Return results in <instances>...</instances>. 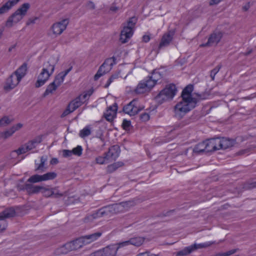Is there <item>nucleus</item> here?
<instances>
[{
    "label": "nucleus",
    "instance_id": "0e129e2a",
    "mask_svg": "<svg viewBox=\"0 0 256 256\" xmlns=\"http://www.w3.org/2000/svg\"><path fill=\"white\" fill-rule=\"evenodd\" d=\"M86 7L88 10H93L95 8V4L92 2H88L86 4Z\"/></svg>",
    "mask_w": 256,
    "mask_h": 256
},
{
    "label": "nucleus",
    "instance_id": "39448f33",
    "mask_svg": "<svg viewBox=\"0 0 256 256\" xmlns=\"http://www.w3.org/2000/svg\"><path fill=\"white\" fill-rule=\"evenodd\" d=\"M80 248L77 240L66 243L62 246L58 248L54 251V254L57 256L67 254L70 252L76 251Z\"/></svg>",
    "mask_w": 256,
    "mask_h": 256
},
{
    "label": "nucleus",
    "instance_id": "79ce46f5",
    "mask_svg": "<svg viewBox=\"0 0 256 256\" xmlns=\"http://www.w3.org/2000/svg\"><path fill=\"white\" fill-rule=\"evenodd\" d=\"M14 134V133L10 128L8 130H7L4 132H0V138L6 140L9 138L11 136H12Z\"/></svg>",
    "mask_w": 256,
    "mask_h": 256
},
{
    "label": "nucleus",
    "instance_id": "9b49d317",
    "mask_svg": "<svg viewBox=\"0 0 256 256\" xmlns=\"http://www.w3.org/2000/svg\"><path fill=\"white\" fill-rule=\"evenodd\" d=\"M102 232H98L91 234L82 236L76 240L80 248L88 244L97 240L102 236Z\"/></svg>",
    "mask_w": 256,
    "mask_h": 256
},
{
    "label": "nucleus",
    "instance_id": "20e7f679",
    "mask_svg": "<svg viewBox=\"0 0 256 256\" xmlns=\"http://www.w3.org/2000/svg\"><path fill=\"white\" fill-rule=\"evenodd\" d=\"M40 142L41 138L40 137L36 138L31 140H30L24 144L22 145L18 150L12 152L10 153V156L12 158H14L15 156H18L20 154H25L26 152L34 148Z\"/></svg>",
    "mask_w": 256,
    "mask_h": 256
},
{
    "label": "nucleus",
    "instance_id": "680f3d73",
    "mask_svg": "<svg viewBox=\"0 0 256 256\" xmlns=\"http://www.w3.org/2000/svg\"><path fill=\"white\" fill-rule=\"evenodd\" d=\"M74 110H72V108L70 107V105L68 104V106L67 108L64 112L62 114V116H65L68 114H69L73 112Z\"/></svg>",
    "mask_w": 256,
    "mask_h": 256
},
{
    "label": "nucleus",
    "instance_id": "4d7b16f0",
    "mask_svg": "<svg viewBox=\"0 0 256 256\" xmlns=\"http://www.w3.org/2000/svg\"><path fill=\"white\" fill-rule=\"evenodd\" d=\"M122 128L125 130H128L129 129L130 126V122L129 120H124L122 124Z\"/></svg>",
    "mask_w": 256,
    "mask_h": 256
},
{
    "label": "nucleus",
    "instance_id": "603ef678",
    "mask_svg": "<svg viewBox=\"0 0 256 256\" xmlns=\"http://www.w3.org/2000/svg\"><path fill=\"white\" fill-rule=\"evenodd\" d=\"M22 127H23V124H22L21 123H18V124H16L12 126L10 128V129L14 133L16 131L20 130Z\"/></svg>",
    "mask_w": 256,
    "mask_h": 256
},
{
    "label": "nucleus",
    "instance_id": "1a4fd4ad",
    "mask_svg": "<svg viewBox=\"0 0 256 256\" xmlns=\"http://www.w3.org/2000/svg\"><path fill=\"white\" fill-rule=\"evenodd\" d=\"M69 23L68 18L63 19L62 20L54 24L50 28V31L55 36L60 35L66 29Z\"/></svg>",
    "mask_w": 256,
    "mask_h": 256
},
{
    "label": "nucleus",
    "instance_id": "13d9d810",
    "mask_svg": "<svg viewBox=\"0 0 256 256\" xmlns=\"http://www.w3.org/2000/svg\"><path fill=\"white\" fill-rule=\"evenodd\" d=\"M254 188H256V182L247 183L244 186V188L246 189H251Z\"/></svg>",
    "mask_w": 256,
    "mask_h": 256
},
{
    "label": "nucleus",
    "instance_id": "9d476101",
    "mask_svg": "<svg viewBox=\"0 0 256 256\" xmlns=\"http://www.w3.org/2000/svg\"><path fill=\"white\" fill-rule=\"evenodd\" d=\"M15 216L14 208H7L0 213V232H4L7 227L6 218L13 217Z\"/></svg>",
    "mask_w": 256,
    "mask_h": 256
},
{
    "label": "nucleus",
    "instance_id": "3c124183",
    "mask_svg": "<svg viewBox=\"0 0 256 256\" xmlns=\"http://www.w3.org/2000/svg\"><path fill=\"white\" fill-rule=\"evenodd\" d=\"M214 144L215 146V151L218 150H222V147L221 146V142H220V138H214Z\"/></svg>",
    "mask_w": 256,
    "mask_h": 256
},
{
    "label": "nucleus",
    "instance_id": "72a5a7b5",
    "mask_svg": "<svg viewBox=\"0 0 256 256\" xmlns=\"http://www.w3.org/2000/svg\"><path fill=\"white\" fill-rule=\"evenodd\" d=\"M47 161V158L46 156H42L40 158V162L39 164H37V167L36 168V170H39L41 172H43L46 170L47 168L45 166L46 162Z\"/></svg>",
    "mask_w": 256,
    "mask_h": 256
},
{
    "label": "nucleus",
    "instance_id": "de8ad7c7",
    "mask_svg": "<svg viewBox=\"0 0 256 256\" xmlns=\"http://www.w3.org/2000/svg\"><path fill=\"white\" fill-rule=\"evenodd\" d=\"M90 134V130L89 128L86 127L80 132V136L82 138H84Z\"/></svg>",
    "mask_w": 256,
    "mask_h": 256
},
{
    "label": "nucleus",
    "instance_id": "aec40b11",
    "mask_svg": "<svg viewBox=\"0 0 256 256\" xmlns=\"http://www.w3.org/2000/svg\"><path fill=\"white\" fill-rule=\"evenodd\" d=\"M52 75V74L48 73V72H46L42 70L38 76V80L35 84V86L36 88H39L43 86Z\"/></svg>",
    "mask_w": 256,
    "mask_h": 256
},
{
    "label": "nucleus",
    "instance_id": "58836bf2",
    "mask_svg": "<svg viewBox=\"0 0 256 256\" xmlns=\"http://www.w3.org/2000/svg\"><path fill=\"white\" fill-rule=\"evenodd\" d=\"M162 76L156 70L154 71L152 76L148 79V81H152L154 82V86L156 84V82L160 79Z\"/></svg>",
    "mask_w": 256,
    "mask_h": 256
},
{
    "label": "nucleus",
    "instance_id": "5fc2aeb1",
    "mask_svg": "<svg viewBox=\"0 0 256 256\" xmlns=\"http://www.w3.org/2000/svg\"><path fill=\"white\" fill-rule=\"evenodd\" d=\"M220 66H218V67L214 68V69H213L211 72H210V77L212 79V80H214V76H216V74L219 71L220 69Z\"/></svg>",
    "mask_w": 256,
    "mask_h": 256
},
{
    "label": "nucleus",
    "instance_id": "b1692460",
    "mask_svg": "<svg viewBox=\"0 0 256 256\" xmlns=\"http://www.w3.org/2000/svg\"><path fill=\"white\" fill-rule=\"evenodd\" d=\"M120 148L117 145L112 146L109 148L108 152L104 154L106 155L109 160H114L119 155Z\"/></svg>",
    "mask_w": 256,
    "mask_h": 256
},
{
    "label": "nucleus",
    "instance_id": "f03ea898",
    "mask_svg": "<svg viewBox=\"0 0 256 256\" xmlns=\"http://www.w3.org/2000/svg\"><path fill=\"white\" fill-rule=\"evenodd\" d=\"M196 102L194 101L183 100L178 102L174 107L175 116L178 118H182L188 112L194 108Z\"/></svg>",
    "mask_w": 256,
    "mask_h": 256
},
{
    "label": "nucleus",
    "instance_id": "2eb2a0df",
    "mask_svg": "<svg viewBox=\"0 0 256 256\" xmlns=\"http://www.w3.org/2000/svg\"><path fill=\"white\" fill-rule=\"evenodd\" d=\"M154 86V82L152 81H148V80L140 82L136 89L137 94H142L148 92Z\"/></svg>",
    "mask_w": 256,
    "mask_h": 256
},
{
    "label": "nucleus",
    "instance_id": "5701e85b",
    "mask_svg": "<svg viewBox=\"0 0 256 256\" xmlns=\"http://www.w3.org/2000/svg\"><path fill=\"white\" fill-rule=\"evenodd\" d=\"M20 0H8L2 6L0 7V15L8 12L14 6H15Z\"/></svg>",
    "mask_w": 256,
    "mask_h": 256
},
{
    "label": "nucleus",
    "instance_id": "6e6d98bb",
    "mask_svg": "<svg viewBox=\"0 0 256 256\" xmlns=\"http://www.w3.org/2000/svg\"><path fill=\"white\" fill-rule=\"evenodd\" d=\"M88 256H103L102 248L90 253Z\"/></svg>",
    "mask_w": 256,
    "mask_h": 256
},
{
    "label": "nucleus",
    "instance_id": "7ed1b4c3",
    "mask_svg": "<svg viewBox=\"0 0 256 256\" xmlns=\"http://www.w3.org/2000/svg\"><path fill=\"white\" fill-rule=\"evenodd\" d=\"M177 92L176 86L174 84L167 85L156 97V100L162 104L167 100H171Z\"/></svg>",
    "mask_w": 256,
    "mask_h": 256
},
{
    "label": "nucleus",
    "instance_id": "6e6552de",
    "mask_svg": "<svg viewBox=\"0 0 256 256\" xmlns=\"http://www.w3.org/2000/svg\"><path fill=\"white\" fill-rule=\"evenodd\" d=\"M213 244H214V242H210L204 243V244H194L193 245L190 246L188 247H186L182 250L176 252V256H187V255L190 254L193 251H194L198 249L208 248V247L210 246H211Z\"/></svg>",
    "mask_w": 256,
    "mask_h": 256
},
{
    "label": "nucleus",
    "instance_id": "473e14b6",
    "mask_svg": "<svg viewBox=\"0 0 256 256\" xmlns=\"http://www.w3.org/2000/svg\"><path fill=\"white\" fill-rule=\"evenodd\" d=\"M30 8V4L28 3L23 4L16 12L24 16Z\"/></svg>",
    "mask_w": 256,
    "mask_h": 256
},
{
    "label": "nucleus",
    "instance_id": "dca6fc26",
    "mask_svg": "<svg viewBox=\"0 0 256 256\" xmlns=\"http://www.w3.org/2000/svg\"><path fill=\"white\" fill-rule=\"evenodd\" d=\"M58 62L57 57L52 56L45 62L42 65V70L48 72L51 74H52L55 66Z\"/></svg>",
    "mask_w": 256,
    "mask_h": 256
},
{
    "label": "nucleus",
    "instance_id": "774afa93",
    "mask_svg": "<svg viewBox=\"0 0 256 256\" xmlns=\"http://www.w3.org/2000/svg\"><path fill=\"white\" fill-rule=\"evenodd\" d=\"M136 256H150V254L149 252H146L138 254Z\"/></svg>",
    "mask_w": 256,
    "mask_h": 256
},
{
    "label": "nucleus",
    "instance_id": "4468645a",
    "mask_svg": "<svg viewBox=\"0 0 256 256\" xmlns=\"http://www.w3.org/2000/svg\"><path fill=\"white\" fill-rule=\"evenodd\" d=\"M223 34L220 32H214L210 36L208 42L204 44H201L200 46H211L214 45H216L220 40Z\"/></svg>",
    "mask_w": 256,
    "mask_h": 256
},
{
    "label": "nucleus",
    "instance_id": "c85d7f7f",
    "mask_svg": "<svg viewBox=\"0 0 256 256\" xmlns=\"http://www.w3.org/2000/svg\"><path fill=\"white\" fill-rule=\"evenodd\" d=\"M123 212L128 211L131 208L137 204V201L134 199L128 201H125L120 202Z\"/></svg>",
    "mask_w": 256,
    "mask_h": 256
},
{
    "label": "nucleus",
    "instance_id": "e433bc0d",
    "mask_svg": "<svg viewBox=\"0 0 256 256\" xmlns=\"http://www.w3.org/2000/svg\"><path fill=\"white\" fill-rule=\"evenodd\" d=\"M206 152H211L215 151V146L214 138H211L205 141Z\"/></svg>",
    "mask_w": 256,
    "mask_h": 256
},
{
    "label": "nucleus",
    "instance_id": "f257e3e1",
    "mask_svg": "<svg viewBox=\"0 0 256 256\" xmlns=\"http://www.w3.org/2000/svg\"><path fill=\"white\" fill-rule=\"evenodd\" d=\"M27 72V64H23L6 80L4 88L6 92H9L14 88L25 76Z\"/></svg>",
    "mask_w": 256,
    "mask_h": 256
},
{
    "label": "nucleus",
    "instance_id": "f8f14e48",
    "mask_svg": "<svg viewBox=\"0 0 256 256\" xmlns=\"http://www.w3.org/2000/svg\"><path fill=\"white\" fill-rule=\"evenodd\" d=\"M142 108L137 100H134L124 108L123 110L126 114L132 116L137 114Z\"/></svg>",
    "mask_w": 256,
    "mask_h": 256
},
{
    "label": "nucleus",
    "instance_id": "a18cd8bd",
    "mask_svg": "<svg viewBox=\"0 0 256 256\" xmlns=\"http://www.w3.org/2000/svg\"><path fill=\"white\" fill-rule=\"evenodd\" d=\"M72 151V154L78 156H80L82 154V148L81 146H78L76 148H74Z\"/></svg>",
    "mask_w": 256,
    "mask_h": 256
},
{
    "label": "nucleus",
    "instance_id": "e2e57ef3",
    "mask_svg": "<svg viewBox=\"0 0 256 256\" xmlns=\"http://www.w3.org/2000/svg\"><path fill=\"white\" fill-rule=\"evenodd\" d=\"M38 19V18L37 17H34V18H29L26 22V24L27 26H30L32 24H34L36 22V21Z\"/></svg>",
    "mask_w": 256,
    "mask_h": 256
},
{
    "label": "nucleus",
    "instance_id": "338daca9",
    "mask_svg": "<svg viewBox=\"0 0 256 256\" xmlns=\"http://www.w3.org/2000/svg\"><path fill=\"white\" fill-rule=\"evenodd\" d=\"M120 8L114 5H112L110 8V10L113 12H117Z\"/></svg>",
    "mask_w": 256,
    "mask_h": 256
},
{
    "label": "nucleus",
    "instance_id": "423d86ee",
    "mask_svg": "<svg viewBox=\"0 0 256 256\" xmlns=\"http://www.w3.org/2000/svg\"><path fill=\"white\" fill-rule=\"evenodd\" d=\"M136 22V19L134 18H130L127 23V26L124 27L121 32L120 40L122 43H126L133 34V29Z\"/></svg>",
    "mask_w": 256,
    "mask_h": 256
},
{
    "label": "nucleus",
    "instance_id": "2f4dec72",
    "mask_svg": "<svg viewBox=\"0 0 256 256\" xmlns=\"http://www.w3.org/2000/svg\"><path fill=\"white\" fill-rule=\"evenodd\" d=\"M206 152V148L205 141L200 142L196 144L193 149V152L197 154Z\"/></svg>",
    "mask_w": 256,
    "mask_h": 256
},
{
    "label": "nucleus",
    "instance_id": "ddd939ff",
    "mask_svg": "<svg viewBox=\"0 0 256 256\" xmlns=\"http://www.w3.org/2000/svg\"><path fill=\"white\" fill-rule=\"evenodd\" d=\"M91 94L84 92L68 104L72 110H75L89 98Z\"/></svg>",
    "mask_w": 256,
    "mask_h": 256
},
{
    "label": "nucleus",
    "instance_id": "8fccbe9b",
    "mask_svg": "<svg viewBox=\"0 0 256 256\" xmlns=\"http://www.w3.org/2000/svg\"><path fill=\"white\" fill-rule=\"evenodd\" d=\"M108 160L109 159L108 158V156L106 155H105L104 156H98V158H96V160L97 164H102L106 162V161Z\"/></svg>",
    "mask_w": 256,
    "mask_h": 256
},
{
    "label": "nucleus",
    "instance_id": "ea45409f",
    "mask_svg": "<svg viewBox=\"0 0 256 256\" xmlns=\"http://www.w3.org/2000/svg\"><path fill=\"white\" fill-rule=\"evenodd\" d=\"M41 192L46 198H50L52 196L53 194V188H50L42 186Z\"/></svg>",
    "mask_w": 256,
    "mask_h": 256
},
{
    "label": "nucleus",
    "instance_id": "4c0bfd02",
    "mask_svg": "<svg viewBox=\"0 0 256 256\" xmlns=\"http://www.w3.org/2000/svg\"><path fill=\"white\" fill-rule=\"evenodd\" d=\"M27 181L28 182L33 184L43 182L42 175H32L28 178Z\"/></svg>",
    "mask_w": 256,
    "mask_h": 256
},
{
    "label": "nucleus",
    "instance_id": "a878e982",
    "mask_svg": "<svg viewBox=\"0 0 256 256\" xmlns=\"http://www.w3.org/2000/svg\"><path fill=\"white\" fill-rule=\"evenodd\" d=\"M220 138L221 146L222 150H226L234 146L236 144V140L226 138Z\"/></svg>",
    "mask_w": 256,
    "mask_h": 256
},
{
    "label": "nucleus",
    "instance_id": "c03bdc74",
    "mask_svg": "<svg viewBox=\"0 0 256 256\" xmlns=\"http://www.w3.org/2000/svg\"><path fill=\"white\" fill-rule=\"evenodd\" d=\"M122 166V163L118 162L110 165L108 166L107 170L108 172H112L115 171L118 168Z\"/></svg>",
    "mask_w": 256,
    "mask_h": 256
},
{
    "label": "nucleus",
    "instance_id": "864d4df0",
    "mask_svg": "<svg viewBox=\"0 0 256 256\" xmlns=\"http://www.w3.org/2000/svg\"><path fill=\"white\" fill-rule=\"evenodd\" d=\"M118 74H119V72L112 76L110 78V79L108 81L107 84L105 85L104 87L106 88H108L109 86V85L112 82L113 80L118 78Z\"/></svg>",
    "mask_w": 256,
    "mask_h": 256
},
{
    "label": "nucleus",
    "instance_id": "c756f323",
    "mask_svg": "<svg viewBox=\"0 0 256 256\" xmlns=\"http://www.w3.org/2000/svg\"><path fill=\"white\" fill-rule=\"evenodd\" d=\"M115 63L114 58H110L106 59L101 66L103 67V69L106 73H107L110 70L112 66L115 64Z\"/></svg>",
    "mask_w": 256,
    "mask_h": 256
},
{
    "label": "nucleus",
    "instance_id": "a211bd4d",
    "mask_svg": "<svg viewBox=\"0 0 256 256\" xmlns=\"http://www.w3.org/2000/svg\"><path fill=\"white\" fill-rule=\"evenodd\" d=\"M117 110L118 106L116 103L108 107L104 114L106 119L108 122H112L116 116Z\"/></svg>",
    "mask_w": 256,
    "mask_h": 256
},
{
    "label": "nucleus",
    "instance_id": "7c9ffc66",
    "mask_svg": "<svg viewBox=\"0 0 256 256\" xmlns=\"http://www.w3.org/2000/svg\"><path fill=\"white\" fill-rule=\"evenodd\" d=\"M145 238L144 237L138 236L130 238L129 240L130 244L133 245L135 246H140L144 242Z\"/></svg>",
    "mask_w": 256,
    "mask_h": 256
},
{
    "label": "nucleus",
    "instance_id": "0eeeda50",
    "mask_svg": "<svg viewBox=\"0 0 256 256\" xmlns=\"http://www.w3.org/2000/svg\"><path fill=\"white\" fill-rule=\"evenodd\" d=\"M193 86L192 85H188L186 86L183 90L182 94V97L183 100H188L194 101L197 102L200 100H204L207 98L208 94H196V96L194 95H192L191 92L192 91Z\"/></svg>",
    "mask_w": 256,
    "mask_h": 256
},
{
    "label": "nucleus",
    "instance_id": "393cba45",
    "mask_svg": "<svg viewBox=\"0 0 256 256\" xmlns=\"http://www.w3.org/2000/svg\"><path fill=\"white\" fill-rule=\"evenodd\" d=\"M172 32H168L164 34L162 36L161 42L159 45V48H161L164 46H168L172 39Z\"/></svg>",
    "mask_w": 256,
    "mask_h": 256
},
{
    "label": "nucleus",
    "instance_id": "bb28decb",
    "mask_svg": "<svg viewBox=\"0 0 256 256\" xmlns=\"http://www.w3.org/2000/svg\"><path fill=\"white\" fill-rule=\"evenodd\" d=\"M102 250L103 256H116L117 254L116 248L114 244L108 246Z\"/></svg>",
    "mask_w": 256,
    "mask_h": 256
},
{
    "label": "nucleus",
    "instance_id": "052dcab7",
    "mask_svg": "<svg viewBox=\"0 0 256 256\" xmlns=\"http://www.w3.org/2000/svg\"><path fill=\"white\" fill-rule=\"evenodd\" d=\"M62 156L64 158L70 157L72 156V151L70 150H62Z\"/></svg>",
    "mask_w": 256,
    "mask_h": 256
},
{
    "label": "nucleus",
    "instance_id": "c9c22d12",
    "mask_svg": "<svg viewBox=\"0 0 256 256\" xmlns=\"http://www.w3.org/2000/svg\"><path fill=\"white\" fill-rule=\"evenodd\" d=\"M44 181L50 180L55 179L57 176V174L54 172H48L42 175Z\"/></svg>",
    "mask_w": 256,
    "mask_h": 256
},
{
    "label": "nucleus",
    "instance_id": "cd10ccee",
    "mask_svg": "<svg viewBox=\"0 0 256 256\" xmlns=\"http://www.w3.org/2000/svg\"><path fill=\"white\" fill-rule=\"evenodd\" d=\"M71 70V68H70L62 72L59 73L54 78V82L58 86H60L63 82L65 76Z\"/></svg>",
    "mask_w": 256,
    "mask_h": 256
},
{
    "label": "nucleus",
    "instance_id": "412c9836",
    "mask_svg": "<svg viewBox=\"0 0 256 256\" xmlns=\"http://www.w3.org/2000/svg\"><path fill=\"white\" fill-rule=\"evenodd\" d=\"M24 16L15 12L7 20L6 22V26L11 28L14 24H16L23 18Z\"/></svg>",
    "mask_w": 256,
    "mask_h": 256
},
{
    "label": "nucleus",
    "instance_id": "49530a36",
    "mask_svg": "<svg viewBox=\"0 0 256 256\" xmlns=\"http://www.w3.org/2000/svg\"><path fill=\"white\" fill-rule=\"evenodd\" d=\"M128 245H130L128 240L114 244V248H116L117 252L120 248L124 246H126Z\"/></svg>",
    "mask_w": 256,
    "mask_h": 256
},
{
    "label": "nucleus",
    "instance_id": "6ab92c4d",
    "mask_svg": "<svg viewBox=\"0 0 256 256\" xmlns=\"http://www.w3.org/2000/svg\"><path fill=\"white\" fill-rule=\"evenodd\" d=\"M104 212L102 208L96 210L92 214H87L84 218L83 222L85 223H90L94 220L104 216Z\"/></svg>",
    "mask_w": 256,
    "mask_h": 256
},
{
    "label": "nucleus",
    "instance_id": "69168bd1",
    "mask_svg": "<svg viewBox=\"0 0 256 256\" xmlns=\"http://www.w3.org/2000/svg\"><path fill=\"white\" fill-rule=\"evenodd\" d=\"M250 151V148H246V149H244V150H240V152H238V155H242V154H245L248 152Z\"/></svg>",
    "mask_w": 256,
    "mask_h": 256
},
{
    "label": "nucleus",
    "instance_id": "4be33fe9",
    "mask_svg": "<svg viewBox=\"0 0 256 256\" xmlns=\"http://www.w3.org/2000/svg\"><path fill=\"white\" fill-rule=\"evenodd\" d=\"M42 186L34 185L32 184H26L24 186L26 192L30 194H38L42 192Z\"/></svg>",
    "mask_w": 256,
    "mask_h": 256
},
{
    "label": "nucleus",
    "instance_id": "09e8293b",
    "mask_svg": "<svg viewBox=\"0 0 256 256\" xmlns=\"http://www.w3.org/2000/svg\"><path fill=\"white\" fill-rule=\"evenodd\" d=\"M106 74V72L104 71V70L103 69V67H102V66H100L99 68L98 72L95 74L94 76V79L95 80H98L100 76H103L104 74Z\"/></svg>",
    "mask_w": 256,
    "mask_h": 256
},
{
    "label": "nucleus",
    "instance_id": "f3484780",
    "mask_svg": "<svg viewBox=\"0 0 256 256\" xmlns=\"http://www.w3.org/2000/svg\"><path fill=\"white\" fill-rule=\"evenodd\" d=\"M102 209L104 212V216L108 215V214H118L123 212L120 202L102 208Z\"/></svg>",
    "mask_w": 256,
    "mask_h": 256
},
{
    "label": "nucleus",
    "instance_id": "37998d69",
    "mask_svg": "<svg viewBox=\"0 0 256 256\" xmlns=\"http://www.w3.org/2000/svg\"><path fill=\"white\" fill-rule=\"evenodd\" d=\"M67 192H66L64 193L60 192V191L58 190L57 188L54 187L53 188V194L52 196L54 198H60L63 196H66V195Z\"/></svg>",
    "mask_w": 256,
    "mask_h": 256
},
{
    "label": "nucleus",
    "instance_id": "a19ab883",
    "mask_svg": "<svg viewBox=\"0 0 256 256\" xmlns=\"http://www.w3.org/2000/svg\"><path fill=\"white\" fill-rule=\"evenodd\" d=\"M58 86L54 82L50 84L47 87L44 93V96H46L52 93L54 91L56 90Z\"/></svg>",
    "mask_w": 256,
    "mask_h": 256
},
{
    "label": "nucleus",
    "instance_id": "f704fd0d",
    "mask_svg": "<svg viewBox=\"0 0 256 256\" xmlns=\"http://www.w3.org/2000/svg\"><path fill=\"white\" fill-rule=\"evenodd\" d=\"M13 119L8 116H4L0 118V127H4L12 122Z\"/></svg>",
    "mask_w": 256,
    "mask_h": 256
},
{
    "label": "nucleus",
    "instance_id": "bf43d9fd",
    "mask_svg": "<svg viewBox=\"0 0 256 256\" xmlns=\"http://www.w3.org/2000/svg\"><path fill=\"white\" fill-rule=\"evenodd\" d=\"M140 120L143 122H146L150 119V115L146 112L142 114L140 116Z\"/></svg>",
    "mask_w": 256,
    "mask_h": 256
}]
</instances>
